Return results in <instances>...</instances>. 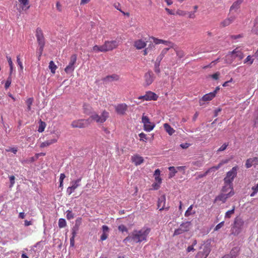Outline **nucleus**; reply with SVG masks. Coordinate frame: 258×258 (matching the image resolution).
<instances>
[{"instance_id": "f257e3e1", "label": "nucleus", "mask_w": 258, "mask_h": 258, "mask_svg": "<svg viewBox=\"0 0 258 258\" xmlns=\"http://www.w3.org/2000/svg\"><path fill=\"white\" fill-rule=\"evenodd\" d=\"M109 117V113L104 110L101 115L94 113L87 119H79L74 120L72 122L71 125L73 127L84 128L87 126L91 123V121L93 120L97 123H103Z\"/></svg>"}, {"instance_id": "f03ea898", "label": "nucleus", "mask_w": 258, "mask_h": 258, "mask_svg": "<svg viewBox=\"0 0 258 258\" xmlns=\"http://www.w3.org/2000/svg\"><path fill=\"white\" fill-rule=\"evenodd\" d=\"M150 231L151 229L149 228H143L140 230H134L123 241L124 243L132 241L135 243H140L143 241H146L147 236Z\"/></svg>"}, {"instance_id": "7ed1b4c3", "label": "nucleus", "mask_w": 258, "mask_h": 258, "mask_svg": "<svg viewBox=\"0 0 258 258\" xmlns=\"http://www.w3.org/2000/svg\"><path fill=\"white\" fill-rule=\"evenodd\" d=\"M244 221L240 216H237L234 218L231 227V233L234 236L238 235L242 231Z\"/></svg>"}, {"instance_id": "20e7f679", "label": "nucleus", "mask_w": 258, "mask_h": 258, "mask_svg": "<svg viewBox=\"0 0 258 258\" xmlns=\"http://www.w3.org/2000/svg\"><path fill=\"white\" fill-rule=\"evenodd\" d=\"M191 226V222L190 221H186L182 222L179 226V228L175 229L173 234V236L182 234L185 232L189 231Z\"/></svg>"}, {"instance_id": "39448f33", "label": "nucleus", "mask_w": 258, "mask_h": 258, "mask_svg": "<svg viewBox=\"0 0 258 258\" xmlns=\"http://www.w3.org/2000/svg\"><path fill=\"white\" fill-rule=\"evenodd\" d=\"M200 249L195 258H207L211 251L210 244L204 243L200 246Z\"/></svg>"}, {"instance_id": "423d86ee", "label": "nucleus", "mask_w": 258, "mask_h": 258, "mask_svg": "<svg viewBox=\"0 0 258 258\" xmlns=\"http://www.w3.org/2000/svg\"><path fill=\"white\" fill-rule=\"evenodd\" d=\"M238 168L237 166H234L227 172L226 177L224 178V183L233 184V181L237 175Z\"/></svg>"}, {"instance_id": "0eeeda50", "label": "nucleus", "mask_w": 258, "mask_h": 258, "mask_svg": "<svg viewBox=\"0 0 258 258\" xmlns=\"http://www.w3.org/2000/svg\"><path fill=\"white\" fill-rule=\"evenodd\" d=\"M118 46L117 42L116 40L106 41L102 45L101 52H106L115 48Z\"/></svg>"}, {"instance_id": "6e6552de", "label": "nucleus", "mask_w": 258, "mask_h": 258, "mask_svg": "<svg viewBox=\"0 0 258 258\" xmlns=\"http://www.w3.org/2000/svg\"><path fill=\"white\" fill-rule=\"evenodd\" d=\"M234 194L233 190H231L227 194L221 193L218 196H216L214 200V203H217L219 201L222 202V203H225L227 199L232 197Z\"/></svg>"}, {"instance_id": "1a4fd4ad", "label": "nucleus", "mask_w": 258, "mask_h": 258, "mask_svg": "<svg viewBox=\"0 0 258 258\" xmlns=\"http://www.w3.org/2000/svg\"><path fill=\"white\" fill-rule=\"evenodd\" d=\"M144 86H148L150 85L154 81L155 76L152 71L149 70L146 73L144 76Z\"/></svg>"}, {"instance_id": "9d476101", "label": "nucleus", "mask_w": 258, "mask_h": 258, "mask_svg": "<svg viewBox=\"0 0 258 258\" xmlns=\"http://www.w3.org/2000/svg\"><path fill=\"white\" fill-rule=\"evenodd\" d=\"M36 37L39 47L44 48L45 44V38L44 37L42 31L40 28H37L36 29Z\"/></svg>"}, {"instance_id": "9b49d317", "label": "nucleus", "mask_w": 258, "mask_h": 258, "mask_svg": "<svg viewBox=\"0 0 258 258\" xmlns=\"http://www.w3.org/2000/svg\"><path fill=\"white\" fill-rule=\"evenodd\" d=\"M77 61V55L73 54L71 56L69 64L64 69V71L67 74L72 73L75 69V64Z\"/></svg>"}, {"instance_id": "f8f14e48", "label": "nucleus", "mask_w": 258, "mask_h": 258, "mask_svg": "<svg viewBox=\"0 0 258 258\" xmlns=\"http://www.w3.org/2000/svg\"><path fill=\"white\" fill-rule=\"evenodd\" d=\"M158 98V95L155 93L149 91L146 92V94L143 96H139L138 99H143L146 101H150V100H157Z\"/></svg>"}, {"instance_id": "ddd939ff", "label": "nucleus", "mask_w": 258, "mask_h": 258, "mask_svg": "<svg viewBox=\"0 0 258 258\" xmlns=\"http://www.w3.org/2000/svg\"><path fill=\"white\" fill-rule=\"evenodd\" d=\"M227 57H230V62L232 61L235 59L236 57H238L239 60L242 59L244 57V55L243 53L238 49V48L234 49L230 53L227 55Z\"/></svg>"}, {"instance_id": "4468645a", "label": "nucleus", "mask_w": 258, "mask_h": 258, "mask_svg": "<svg viewBox=\"0 0 258 258\" xmlns=\"http://www.w3.org/2000/svg\"><path fill=\"white\" fill-rule=\"evenodd\" d=\"M166 204V197L164 195L161 196L158 198L157 206L158 208L159 209V211H162L163 210H168L169 207H165Z\"/></svg>"}, {"instance_id": "2eb2a0df", "label": "nucleus", "mask_w": 258, "mask_h": 258, "mask_svg": "<svg viewBox=\"0 0 258 258\" xmlns=\"http://www.w3.org/2000/svg\"><path fill=\"white\" fill-rule=\"evenodd\" d=\"M115 110L119 115H124L127 110V105L125 103L118 104L115 106Z\"/></svg>"}, {"instance_id": "dca6fc26", "label": "nucleus", "mask_w": 258, "mask_h": 258, "mask_svg": "<svg viewBox=\"0 0 258 258\" xmlns=\"http://www.w3.org/2000/svg\"><path fill=\"white\" fill-rule=\"evenodd\" d=\"M214 93L210 92L206 94L203 96V97L200 100L199 104L200 106H202L204 104V102L210 101L215 97Z\"/></svg>"}, {"instance_id": "f3484780", "label": "nucleus", "mask_w": 258, "mask_h": 258, "mask_svg": "<svg viewBox=\"0 0 258 258\" xmlns=\"http://www.w3.org/2000/svg\"><path fill=\"white\" fill-rule=\"evenodd\" d=\"M119 77L117 74H114L111 75H108L102 79L105 83H109L118 80Z\"/></svg>"}, {"instance_id": "a211bd4d", "label": "nucleus", "mask_w": 258, "mask_h": 258, "mask_svg": "<svg viewBox=\"0 0 258 258\" xmlns=\"http://www.w3.org/2000/svg\"><path fill=\"white\" fill-rule=\"evenodd\" d=\"M102 230L103 233L101 235L100 240L104 241L106 240L108 237L109 228L107 226L104 225L102 227Z\"/></svg>"}, {"instance_id": "6ab92c4d", "label": "nucleus", "mask_w": 258, "mask_h": 258, "mask_svg": "<svg viewBox=\"0 0 258 258\" xmlns=\"http://www.w3.org/2000/svg\"><path fill=\"white\" fill-rule=\"evenodd\" d=\"M132 161L136 166H138L143 163L144 159L143 157L136 155L132 157Z\"/></svg>"}, {"instance_id": "aec40b11", "label": "nucleus", "mask_w": 258, "mask_h": 258, "mask_svg": "<svg viewBox=\"0 0 258 258\" xmlns=\"http://www.w3.org/2000/svg\"><path fill=\"white\" fill-rule=\"evenodd\" d=\"M82 223V218L80 217L78 218L75 221V224L72 229V234H77V231L79 230V226Z\"/></svg>"}, {"instance_id": "412c9836", "label": "nucleus", "mask_w": 258, "mask_h": 258, "mask_svg": "<svg viewBox=\"0 0 258 258\" xmlns=\"http://www.w3.org/2000/svg\"><path fill=\"white\" fill-rule=\"evenodd\" d=\"M255 161L258 162V157H254L252 158H248L246 160L245 162V167L247 168H250L252 165H255Z\"/></svg>"}, {"instance_id": "4be33fe9", "label": "nucleus", "mask_w": 258, "mask_h": 258, "mask_svg": "<svg viewBox=\"0 0 258 258\" xmlns=\"http://www.w3.org/2000/svg\"><path fill=\"white\" fill-rule=\"evenodd\" d=\"M146 43L142 39H139L136 41L134 43V46L137 49H141L142 48H144L146 47Z\"/></svg>"}, {"instance_id": "5701e85b", "label": "nucleus", "mask_w": 258, "mask_h": 258, "mask_svg": "<svg viewBox=\"0 0 258 258\" xmlns=\"http://www.w3.org/2000/svg\"><path fill=\"white\" fill-rule=\"evenodd\" d=\"M57 138H54L48 140L43 143H42L40 145L41 148H44L47 147L53 143H55L57 142Z\"/></svg>"}, {"instance_id": "b1692460", "label": "nucleus", "mask_w": 258, "mask_h": 258, "mask_svg": "<svg viewBox=\"0 0 258 258\" xmlns=\"http://www.w3.org/2000/svg\"><path fill=\"white\" fill-rule=\"evenodd\" d=\"M240 248L236 246L233 247L228 254L232 258H236L239 254Z\"/></svg>"}, {"instance_id": "393cba45", "label": "nucleus", "mask_w": 258, "mask_h": 258, "mask_svg": "<svg viewBox=\"0 0 258 258\" xmlns=\"http://www.w3.org/2000/svg\"><path fill=\"white\" fill-rule=\"evenodd\" d=\"M242 3V0H237L233 3L232 5L231 6L230 9V11H236L238 10L240 4Z\"/></svg>"}, {"instance_id": "a878e982", "label": "nucleus", "mask_w": 258, "mask_h": 258, "mask_svg": "<svg viewBox=\"0 0 258 258\" xmlns=\"http://www.w3.org/2000/svg\"><path fill=\"white\" fill-rule=\"evenodd\" d=\"M18 1L20 3L23 10L26 11L29 9L30 6L29 5L28 0H18Z\"/></svg>"}, {"instance_id": "bb28decb", "label": "nucleus", "mask_w": 258, "mask_h": 258, "mask_svg": "<svg viewBox=\"0 0 258 258\" xmlns=\"http://www.w3.org/2000/svg\"><path fill=\"white\" fill-rule=\"evenodd\" d=\"M227 161H225V162H221L220 163H219L217 166H213L210 168H209L205 173H204V175H207L208 174V173L211 171H215V170H218V169H219L221 166L223 165V163H226Z\"/></svg>"}, {"instance_id": "cd10ccee", "label": "nucleus", "mask_w": 258, "mask_h": 258, "mask_svg": "<svg viewBox=\"0 0 258 258\" xmlns=\"http://www.w3.org/2000/svg\"><path fill=\"white\" fill-rule=\"evenodd\" d=\"M164 127L169 135H172L175 132V130L168 123H164Z\"/></svg>"}, {"instance_id": "c85d7f7f", "label": "nucleus", "mask_w": 258, "mask_h": 258, "mask_svg": "<svg viewBox=\"0 0 258 258\" xmlns=\"http://www.w3.org/2000/svg\"><path fill=\"white\" fill-rule=\"evenodd\" d=\"M225 185L222 187V191L223 192H226L228 191L229 189H231V190H233V184L224 183Z\"/></svg>"}, {"instance_id": "c756f323", "label": "nucleus", "mask_w": 258, "mask_h": 258, "mask_svg": "<svg viewBox=\"0 0 258 258\" xmlns=\"http://www.w3.org/2000/svg\"><path fill=\"white\" fill-rule=\"evenodd\" d=\"M46 127V123L45 122L42 121L41 119L39 121V127L38 132L39 133H42Z\"/></svg>"}, {"instance_id": "7c9ffc66", "label": "nucleus", "mask_w": 258, "mask_h": 258, "mask_svg": "<svg viewBox=\"0 0 258 258\" xmlns=\"http://www.w3.org/2000/svg\"><path fill=\"white\" fill-rule=\"evenodd\" d=\"M193 205H190L185 211L184 216L185 217H188L190 215H194L196 213L195 211H192Z\"/></svg>"}, {"instance_id": "2f4dec72", "label": "nucleus", "mask_w": 258, "mask_h": 258, "mask_svg": "<svg viewBox=\"0 0 258 258\" xmlns=\"http://www.w3.org/2000/svg\"><path fill=\"white\" fill-rule=\"evenodd\" d=\"M169 170L170 171L169 174V178H172L175 176V173L177 172V170L174 166H170L168 168Z\"/></svg>"}, {"instance_id": "473e14b6", "label": "nucleus", "mask_w": 258, "mask_h": 258, "mask_svg": "<svg viewBox=\"0 0 258 258\" xmlns=\"http://www.w3.org/2000/svg\"><path fill=\"white\" fill-rule=\"evenodd\" d=\"M147 127L146 128V126L144 125V130L146 132H150L153 130L155 125L154 123L150 122V123L147 124Z\"/></svg>"}, {"instance_id": "72a5a7b5", "label": "nucleus", "mask_w": 258, "mask_h": 258, "mask_svg": "<svg viewBox=\"0 0 258 258\" xmlns=\"http://www.w3.org/2000/svg\"><path fill=\"white\" fill-rule=\"evenodd\" d=\"M48 67L49 69L50 70L51 72L53 74H54L55 72V70L57 69V67L52 60L49 62Z\"/></svg>"}, {"instance_id": "f704fd0d", "label": "nucleus", "mask_w": 258, "mask_h": 258, "mask_svg": "<svg viewBox=\"0 0 258 258\" xmlns=\"http://www.w3.org/2000/svg\"><path fill=\"white\" fill-rule=\"evenodd\" d=\"M203 160H200L198 161H192L191 164V165L195 166L197 167H201L203 165Z\"/></svg>"}, {"instance_id": "c9c22d12", "label": "nucleus", "mask_w": 258, "mask_h": 258, "mask_svg": "<svg viewBox=\"0 0 258 258\" xmlns=\"http://www.w3.org/2000/svg\"><path fill=\"white\" fill-rule=\"evenodd\" d=\"M160 62H157V61L155 62L154 70V72L157 74H159L161 72L160 69Z\"/></svg>"}, {"instance_id": "e433bc0d", "label": "nucleus", "mask_w": 258, "mask_h": 258, "mask_svg": "<svg viewBox=\"0 0 258 258\" xmlns=\"http://www.w3.org/2000/svg\"><path fill=\"white\" fill-rule=\"evenodd\" d=\"M142 122L146 126V128L147 127V124L150 123L149 118L147 116L143 115L142 117Z\"/></svg>"}, {"instance_id": "4c0bfd02", "label": "nucleus", "mask_w": 258, "mask_h": 258, "mask_svg": "<svg viewBox=\"0 0 258 258\" xmlns=\"http://www.w3.org/2000/svg\"><path fill=\"white\" fill-rule=\"evenodd\" d=\"M235 211V206H233V208L231 210L228 211L225 213V218H230L231 216V215L233 214Z\"/></svg>"}, {"instance_id": "58836bf2", "label": "nucleus", "mask_w": 258, "mask_h": 258, "mask_svg": "<svg viewBox=\"0 0 258 258\" xmlns=\"http://www.w3.org/2000/svg\"><path fill=\"white\" fill-rule=\"evenodd\" d=\"M58 227L60 228L64 227L66 226V220L63 218H60L58 220Z\"/></svg>"}, {"instance_id": "ea45409f", "label": "nucleus", "mask_w": 258, "mask_h": 258, "mask_svg": "<svg viewBox=\"0 0 258 258\" xmlns=\"http://www.w3.org/2000/svg\"><path fill=\"white\" fill-rule=\"evenodd\" d=\"M66 213H67L66 217L68 220H71L74 218L75 214L72 212V211L68 210L66 212Z\"/></svg>"}, {"instance_id": "a19ab883", "label": "nucleus", "mask_w": 258, "mask_h": 258, "mask_svg": "<svg viewBox=\"0 0 258 258\" xmlns=\"http://www.w3.org/2000/svg\"><path fill=\"white\" fill-rule=\"evenodd\" d=\"M81 180V177L77 179L76 180H73L71 182V183H72V186L73 187H75V189L80 186V182Z\"/></svg>"}, {"instance_id": "79ce46f5", "label": "nucleus", "mask_w": 258, "mask_h": 258, "mask_svg": "<svg viewBox=\"0 0 258 258\" xmlns=\"http://www.w3.org/2000/svg\"><path fill=\"white\" fill-rule=\"evenodd\" d=\"M139 136L140 137V140L141 141L145 142H146L147 140V136L144 133H141L139 134Z\"/></svg>"}, {"instance_id": "37998d69", "label": "nucleus", "mask_w": 258, "mask_h": 258, "mask_svg": "<svg viewBox=\"0 0 258 258\" xmlns=\"http://www.w3.org/2000/svg\"><path fill=\"white\" fill-rule=\"evenodd\" d=\"M254 59L251 58L250 55H248L244 60V63H248L250 65L253 62Z\"/></svg>"}, {"instance_id": "c03bdc74", "label": "nucleus", "mask_w": 258, "mask_h": 258, "mask_svg": "<svg viewBox=\"0 0 258 258\" xmlns=\"http://www.w3.org/2000/svg\"><path fill=\"white\" fill-rule=\"evenodd\" d=\"M150 39H152L153 40V42L156 44H160V43H162L163 42V40L158 39V38H155L154 37H150Z\"/></svg>"}, {"instance_id": "a18cd8bd", "label": "nucleus", "mask_w": 258, "mask_h": 258, "mask_svg": "<svg viewBox=\"0 0 258 258\" xmlns=\"http://www.w3.org/2000/svg\"><path fill=\"white\" fill-rule=\"evenodd\" d=\"M17 63H18V66L20 67V71H23V66L22 62V61L20 60V57L19 55H18L17 56Z\"/></svg>"}, {"instance_id": "49530a36", "label": "nucleus", "mask_w": 258, "mask_h": 258, "mask_svg": "<svg viewBox=\"0 0 258 258\" xmlns=\"http://www.w3.org/2000/svg\"><path fill=\"white\" fill-rule=\"evenodd\" d=\"M118 229L119 231H121L122 232H128V230H127V228L124 225H122V224L118 226Z\"/></svg>"}, {"instance_id": "de8ad7c7", "label": "nucleus", "mask_w": 258, "mask_h": 258, "mask_svg": "<svg viewBox=\"0 0 258 258\" xmlns=\"http://www.w3.org/2000/svg\"><path fill=\"white\" fill-rule=\"evenodd\" d=\"M228 146V143H225L223 144L218 150V152H222L224 151L227 146Z\"/></svg>"}, {"instance_id": "09e8293b", "label": "nucleus", "mask_w": 258, "mask_h": 258, "mask_svg": "<svg viewBox=\"0 0 258 258\" xmlns=\"http://www.w3.org/2000/svg\"><path fill=\"white\" fill-rule=\"evenodd\" d=\"M72 237L70 238V246L74 247L75 245V237L76 234H72Z\"/></svg>"}, {"instance_id": "8fccbe9b", "label": "nucleus", "mask_w": 258, "mask_h": 258, "mask_svg": "<svg viewBox=\"0 0 258 258\" xmlns=\"http://www.w3.org/2000/svg\"><path fill=\"white\" fill-rule=\"evenodd\" d=\"M75 190V187H73L72 185L68 187L67 189V193L70 195Z\"/></svg>"}, {"instance_id": "3c124183", "label": "nucleus", "mask_w": 258, "mask_h": 258, "mask_svg": "<svg viewBox=\"0 0 258 258\" xmlns=\"http://www.w3.org/2000/svg\"><path fill=\"white\" fill-rule=\"evenodd\" d=\"M230 24V23H229V21L228 20H227V19L224 20L223 21H222L221 23V25L223 27L227 26L229 25Z\"/></svg>"}, {"instance_id": "603ef678", "label": "nucleus", "mask_w": 258, "mask_h": 258, "mask_svg": "<svg viewBox=\"0 0 258 258\" xmlns=\"http://www.w3.org/2000/svg\"><path fill=\"white\" fill-rule=\"evenodd\" d=\"M101 48L102 45L98 46L96 45L93 47V50L96 52H101V50L102 49Z\"/></svg>"}, {"instance_id": "864d4df0", "label": "nucleus", "mask_w": 258, "mask_h": 258, "mask_svg": "<svg viewBox=\"0 0 258 258\" xmlns=\"http://www.w3.org/2000/svg\"><path fill=\"white\" fill-rule=\"evenodd\" d=\"M162 43L166 46H168L169 47L168 48H169L172 47L173 46V44L172 42L168 41L163 40V42Z\"/></svg>"}, {"instance_id": "5fc2aeb1", "label": "nucleus", "mask_w": 258, "mask_h": 258, "mask_svg": "<svg viewBox=\"0 0 258 258\" xmlns=\"http://www.w3.org/2000/svg\"><path fill=\"white\" fill-rule=\"evenodd\" d=\"M224 221H222V222L219 223L218 224H217L216 225V226L215 227V228L214 229V230L218 231V230H219L222 227H223V226L224 225Z\"/></svg>"}, {"instance_id": "6e6d98bb", "label": "nucleus", "mask_w": 258, "mask_h": 258, "mask_svg": "<svg viewBox=\"0 0 258 258\" xmlns=\"http://www.w3.org/2000/svg\"><path fill=\"white\" fill-rule=\"evenodd\" d=\"M176 14L179 16H184L186 14V12L182 10H178L176 12Z\"/></svg>"}, {"instance_id": "4d7b16f0", "label": "nucleus", "mask_w": 258, "mask_h": 258, "mask_svg": "<svg viewBox=\"0 0 258 258\" xmlns=\"http://www.w3.org/2000/svg\"><path fill=\"white\" fill-rule=\"evenodd\" d=\"M33 102V98H29L26 100V104L27 106H31Z\"/></svg>"}, {"instance_id": "13d9d810", "label": "nucleus", "mask_w": 258, "mask_h": 258, "mask_svg": "<svg viewBox=\"0 0 258 258\" xmlns=\"http://www.w3.org/2000/svg\"><path fill=\"white\" fill-rule=\"evenodd\" d=\"M114 7H115V8L117 10H118V11H119L120 12H121L122 14H125V13H124V12L122 11L121 10V9H120V4H119V3H115V4H114Z\"/></svg>"}, {"instance_id": "bf43d9fd", "label": "nucleus", "mask_w": 258, "mask_h": 258, "mask_svg": "<svg viewBox=\"0 0 258 258\" xmlns=\"http://www.w3.org/2000/svg\"><path fill=\"white\" fill-rule=\"evenodd\" d=\"M176 55L179 58H182L184 55V52L182 51H177Z\"/></svg>"}, {"instance_id": "052dcab7", "label": "nucleus", "mask_w": 258, "mask_h": 258, "mask_svg": "<svg viewBox=\"0 0 258 258\" xmlns=\"http://www.w3.org/2000/svg\"><path fill=\"white\" fill-rule=\"evenodd\" d=\"M44 48L43 47H39L37 49V53H38V59H39V57L41 56Z\"/></svg>"}, {"instance_id": "680f3d73", "label": "nucleus", "mask_w": 258, "mask_h": 258, "mask_svg": "<svg viewBox=\"0 0 258 258\" xmlns=\"http://www.w3.org/2000/svg\"><path fill=\"white\" fill-rule=\"evenodd\" d=\"M15 177L14 175H12L10 177V186H13L14 184L15 183Z\"/></svg>"}, {"instance_id": "e2e57ef3", "label": "nucleus", "mask_w": 258, "mask_h": 258, "mask_svg": "<svg viewBox=\"0 0 258 258\" xmlns=\"http://www.w3.org/2000/svg\"><path fill=\"white\" fill-rule=\"evenodd\" d=\"M220 75V73L219 72H216L212 75V78L214 80H218Z\"/></svg>"}, {"instance_id": "0e129e2a", "label": "nucleus", "mask_w": 258, "mask_h": 258, "mask_svg": "<svg viewBox=\"0 0 258 258\" xmlns=\"http://www.w3.org/2000/svg\"><path fill=\"white\" fill-rule=\"evenodd\" d=\"M169 49H170L169 48H164L162 50L160 54L164 57L165 55L167 53V52H168V51L169 50Z\"/></svg>"}, {"instance_id": "69168bd1", "label": "nucleus", "mask_w": 258, "mask_h": 258, "mask_svg": "<svg viewBox=\"0 0 258 258\" xmlns=\"http://www.w3.org/2000/svg\"><path fill=\"white\" fill-rule=\"evenodd\" d=\"M222 110V109L221 108H218L214 111V116L216 117L218 116L219 112H221Z\"/></svg>"}, {"instance_id": "338daca9", "label": "nucleus", "mask_w": 258, "mask_h": 258, "mask_svg": "<svg viewBox=\"0 0 258 258\" xmlns=\"http://www.w3.org/2000/svg\"><path fill=\"white\" fill-rule=\"evenodd\" d=\"M38 159V156L36 154H35L34 156L30 158V161L31 162H33L36 161Z\"/></svg>"}, {"instance_id": "774afa93", "label": "nucleus", "mask_w": 258, "mask_h": 258, "mask_svg": "<svg viewBox=\"0 0 258 258\" xmlns=\"http://www.w3.org/2000/svg\"><path fill=\"white\" fill-rule=\"evenodd\" d=\"M160 184L158 183H153L152 184V187L154 188V189H158L160 187Z\"/></svg>"}]
</instances>
